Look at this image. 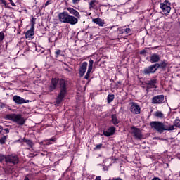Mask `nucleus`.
I'll return each instance as SVG.
<instances>
[{
    "label": "nucleus",
    "instance_id": "423d86ee",
    "mask_svg": "<svg viewBox=\"0 0 180 180\" xmlns=\"http://www.w3.org/2000/svg\"><path fill=\"white\" fill-rule=\"evenodd\" d=\"M157 72V68L155 64L148 66V68H144L143 74L145 75H150V74H155Z\"/></svg>",
    "mask_w": 180,
    "mask_h": 180
},
{
    "label": "nucleus",
    "instance_id": "c756f323",
    "mask_svg": "<svg viewBox=\"0 0 180 180\" xmlns=\"http://www.w3.org/2000/svg\"><path fill=\"white\" fill-rule=\"evenodd\" d=\"M101 148H102V143L96 145V147L94 148V150H101Z\"/></svg>",
    "mask_w": 180,
    "mask_h": 180
},
{
    "label": "nucleus",
    "instance_id": "72a5a7b5",
    "mask_svg": "<svg viewBox=\"0 0 180 180\" xmlns=\"http://www.w3.org/2000/svg\"><path fill=\"white\" fill-rule=\"evenodd\" d=\"M4 160L6 161V156L0 155V162H2Z\"/></svg>",
    "mask_w": 180,
    "mask_h": 180
},
{
    "label": "nucleus",
    "instance_id": "473e14b6",
    "mask_svg": "<svg viewBox=\"0 0 180 180\" xmlns=\"http://www.w3.org/2000/svg\"><path fill=\"white\" fill-rule=\"evenodd\" d=\"M81 0H72V4H74V5H78V4H79V1H80Z\"/></svg>",
    "mask_w": 180,
    "mask_h": 180
},
{
    "label": "nucleus",
    "instance_id": "b1692460",
    "mask_svg": "<svg viewBox=\"0 0 180 180\" xmlns=\"http://www.w3.org/2000/svg\"><path fill=\"white\" fill-rule=\"evenodd\" d=\"M108 103H110V102H113V99H115V94H109L108 96Z\"/></svg>",
    "mask_w": 180,
    "mask_h": 180
},
{
    "label": "nucleus",
    "instance_id": "e433bc0d",
    "mask_svg": "<svg viewBox=\"0 0 180 180\" xmlns=\"http://www.w3.org/2000/svg\"><path fill=\"white\" fill-rule=\"evenodd\" d=\"M51 4V1L49 0L45 3V6H48V5H50Z\"/></svg>",
    "mask_w": 180,
    "mask_h": 180
},
{
    "label": "nucleus",
    "instance_id": "c9c22d12",
    "mask_svg": "<svg viewBox=\"0 0 180 180\" xmlns=\"http://www.w3.org/2000/svg\"><path fill=\"white\" fill-rule=\"evenodd\" d=\"M50 141H56V139L51 138L48 142L46 143L47 144H51Z\"/></svg>",
    "mask_w": 180,
    "mask_h": 180
},
{
    "label": "nucleus",
    "instance_id": "4be33fe9",
    "mask_svg": "<svg viewBox=\"0 0 180 180\" xmlns=\"http://www.w3.org/2000/svg\"><path fill=\"white\" fill-rule=\"evenodd\" d=\"M111 117H112V122L113 124H115V126H116V124H119V120L117 119L116 114H112Z\"/></svg>",
    "mask_w": 180,
    "mask_h": 180
},
{
    "label": "nucleus",
    "instance_id": "0eeeda50",
    "mask_svg": "<svg viewBox=\"0 0 180 180\" xmlns=\"http://www.w3.org/2000/svg\"><path fill=\"white\" fill-rule=\"evenodd\" d=\"M13 101L16 105H23V103H29L30 102V101L25 100L23 98L16 95L13 97Z\"/></svg>",
    "mask_w": 180,
    "mask_h": 180
},
{
    "label": "nucleus",
    "instance_id": "412c9836",
    "mask_svg": "<svg viewBox=\"0 0 180 180\" xmlns=\"http://www.w3.org/2000/svg\"><path fill=\"white\" fill-rule=\"evenodd\" d=\"M92 22H94V23H96V25H98V26H103L104 22L102 20V19L98 18H94L92 20Z\"/></svg>",
    "mask_w": 180,
    "mask_h": 180
},
{
    "label": "nucleus",
    "instance_id": "c03bdc74",
    "mask_svg": "<svg viewBox=\"0 0 180 180\" xmlns=\"http://www.w3.org/2000/svg\"><path fill=\"white\" fill-rule=\"evenodd\" d=\"M24 180H30L29 177L26 176Z\"/></svg>",
    "mask_w": 180,
    "mask_h": 180
},
{
    "label": "nucleus",
    "instance_id": "ddd939ff",
    "mask_svg": "<svg viewBox=\"0 0 180 180\" xmlns=\"http://www.w3.org/2000/svg\"><path fill=\"white\" fill-rule=\"evenodd\" d=\"M94 67V60L92 59L89 60V67H88V70L84 76L85 79H89V75L91 74V72L92 71V68Z\"/></svg>",
    "mask_w": 180,
    "mask_h": 180
},
{
    "label": "nucleus",
    "instance_id": "79ce46f5",
    "mask_svg": "<svg viewBox=\"0 0 180 180\" xmlns=\"http://www.w3.org/2000/svg\"><path fill=\"white\" fill-rule=\"evenodd\" d=\"M2 130H4V129L2 128V127L0 126V133L1 131H2Z\"/></svg>",
    "mask_w": 180,
    "mask_h": 180
},
{
    "label": "nucleus",
    "instance_id": "f3484780",
    "mask_svg": "<svg viewBox=\"0 0 180 180\" xmlns=\"http://www.w3.org/2000/svg\"><path fill=\"white\" fill-rule=\"evenodd\" d=\"M160 58L159 55H157V53H153L151 56H150V63H158V61H160Z\"/></svg>",
    "mask_w": 180,
    "mask_h": 180
},
{
    "label": "nucleus",
    "instance_id": "f8f14e48",
    "mask_svg": "<svg viewBox=\"0 0 180 180\" xmlns=\"http://www.w3.org/2000/svg\"><path fill=\"white\" fill-rule=\"evenodd\" d=\"M87 67H88V63L86 62L82 63L79 70V77H84V75H85V72H86Z\"/></svg>",
    "mask_w": 180,
    "mask_h": 180
},
{
    "label": "nucleus",
    "instance_id": "2eb2a0df",
    "mask_svg": "<svg viewBox=\"0 0 180 180\" xmlns=\"http://www.w3.org/2000/svg\"><path fill=\"white\" fill-rule=\"evenodd\" d=\"M33 36H34V29L30 28L25 33V37L27 40H32V39H33Z\"/></svg>",
    "mask_w": 180,
    "mask_h": 180
},
{
    "label": "nucleus",
    "instance_id": "7c9ffc66",
    "mask_svg": "<svg viewBox=\"0 0 180 180\" xmlns=\"http://www.w3.org/2000/svg\"><path fill=\"white\" fill-rule=\"evenodd\" d=\"M5 39V35L4 34L3 32H0V41H2Z\"/></svg>",
    "mask_w": 180,
    "mask_h": 180
},
{
    "label": "nucleus",
    "instance_id": "9d476101",
    "mask_svg": "<svg viewBox=\"0 0 180 180\" xmlns=\"http://www.w3.org/2000/svg\"><path fill=\"white\" fill-rule=\"evenodd\" d=\"M140 110V105H138L136 103H131L130 111L131 112V113H134L135 115H139Z\"/></svg>",
    "mask_w": 180,
    "mask_h": 180
},
{
    "label": "nucleus",
    "instance_id": "37998d69",
    "mask_svg": "<svg viewBox=\"0 0 180 180\" xmlns=\"http://www.w3.org/2000/svg\"><path fill=\"white\" fill-rule=\"evenodd\" d=\"M4 1L5 0H0L1 4H4Z\"/></svg>",
    "mask_w": 180,
    "mask_h": 180
},
{
    "label": "nucleus",
    "instance_id": "dca6fc26",
    "mask_svg": "<svg viewBox=\"0 0 180 180\" xmlns=\"http://www.w3.org/2000/svg\"><path fill=\"white\" fill-rule=\"evenodd\" d=\"M115 127H111V128L108 129L107 131H104L103 134L106 137L113 136V134H115Z\"/></svg>",
    "mask_w": 180,
    "mask_h": 180
},
{
    "label": "nucleus",
    "instance_id": "a878e982",
    "mask_svg": "<svg viewBox=\"0 0 180 180\" xmlns=\"http://www.w3.org/2000/svg\"><path fill=\"white\" fill-rule=\"evenodd\" d=\"M96 0H92L91 1H90L89 3V9L92 8H95V4H96Z\"/></svg>",
    "mask_w": 180,
    "mask_h": 180
},
{
    "label": "nucleus",
    "instance_id": "4468645a",
    "mask_svg": "<svg viewBox=\"0 0 180 180\" xmlns=\"http://www.w3.org/2000/svg\"><path fill=\"white\" fill-rule=\"evenodd\" d=\"M66 23H69L70 25H77V23H78V18L72 15H69Z\"/></svg>",
    "mask_w": 180,
    "mask_h": 180
},
{
    "label": "nucleus",
    "instance_id": "a211bd4d",
    "mask_svg": "<svg viewBox=\"0 0 180 180\" xmlns=\"http://www.w3.org/2000/svg\"><path fill=\"white\" fill-rule=\"evenodd\" d=\"M68 11L70 13V15H74V16H75L76 18L79 17V13L78 11H77V10H75L71 7H69V8H68Z\"/></svg>",
    "mask_w": 180,
    "mask_h": 180
},
{
    "label": "nucleus",
    "instance_id": "7ed1b4c3",
    "mask_svg": "<svg viewBox=\"0 0 180 180\" xmlns=\"http://www.w3.org/2000/svg\"><path fill=\"white\" fill-rule=\"evenodd\" d=\"M6 119H7L8 120H13V122H15L16 123H18V124H20V126H23V124H25V122H26L25 118H23L22 115L19 114L6 115Z\"/></svg>",
    "mask_w": 180,
    "mask_h": 180
},
{
    "label": "nucleus",
    "instance_id": "cd10ccee",
    "mask_svg": "<svg viewBox=\"0 0 180 180\" xmlns=\"http://www.w3.org/2000/svg\"><path fill=\"white\" fill-rule=\"evenodd\" d=\"M176 127H180V121L178 119H176L174 123Z\"/></svg>",
    "mask_w": 180,
    "mask_h": 180
},
{
    "label": "nucleus",
    "instance_id": "58836bf2",
    "mask_svg": "<svg viewBox=\"0 0 180 180\" xmlns=\"http://www.w3.org/2000/svg\"><path fill=\"white\" fill-rule=\"evenodd\" d=\"M164 4H167V5L169 6V1L168 0H165Z\"/></svg>",
    "mask_w": 180,
    "mask_h": 180
},
{
    "label": "nucleus",
    "instance_id": "5701e85b",
    "mask_svg": "<svg viewBox=\"0 0 180 180\" xmlns=\"http://www.w3.org/2000/svg\"><path fill=\"white\" fill-rule=\"evenodd\" d=\"M156 117H160V119H164V114L161 111H158L155 113Z\"/></svg>",
    "mask_w": 180,
    "mask_h": 180
},
{
    "label": "nucleus",
    "instance_id": "f03ea898",
    "mask_svg": "<svg viewBox=\"0 0 180 180\" xmlns=\"http://www.w3.org/2000/svg\"><path fill=\"white\" fill-rule=\"evenodd\" d=\"M150 126L160 134H162L163 131H171L175 129L174 125H171L168 122H161L160 121L151 122Z\"/></svg>",
    "mask_w": 180,
    "mask_h": 180
},
{
    "label": "nucleus",
    "instance_id": "4c0bfd02",
    "mask_svg": "<svg viewBox=\"0 0 180 180\" xmlns=\"http://www.w3.org/2000/svg\"><path fill=\"white\" fill-rule=\"evenodd\" d=\"M10 4L12 5V6H16V4H15V3L13 2V1L12 0H9Z\"/></svg>",
    "mask_w": 180,
    "mask_h": 180
},
{
    "label": "nucleus",
    "instance_id": "f257e3e1",
    "mask_svg": "<svg viewBox=\"0 0 180 180\" xmlns=\"http://www.w3.org/2000/svg\"><path fill=\"white\" fill-rule=\"evenodd\" d=\"M58 84L60 91L56 101V103H57V105H60V103L63 102V99H64L65 94H67V82L64 79H58L56 78H52L51 84L49 86V92H53L54 89H56L57 85Z\"/></svg>",
    "mask_w": 180,
    "mask_h": 180
},
{
    "label": "nucleus",
    "instance_id": "ea45409f",
    "mask_svg": "<svg viewBox=\"0 0 180 180\" xmlns=\"http://www.w3.org/2000/svg\"><path fill=\"white\" fill-rule=\"evenodd\" d=\"M4 130H5L6 133H7V134L9 133V129L6 128Z\"/></svg>",
    "mask_w": 180,
    "mask_h": 180
},
{
    "label": "nucleus",
    "instance_id": "f704fd0d",
    "mask_svg": "<svg viewBox=\"0 0 180 180\" xmlns=\"http://www.w3.org/2000/svg\"><path fill=\"white\" fill-rule=\"evenodd\" d=\"M131 31V30L130 28H126L125 29V32L127 33V34L130 33Z\"/></svg>",
    "mask_w": 180,
    "mask_h": 180
},
{
    "label": "nucleus",
    "instance_id": "20e7f679",
    "mask_svg": "<svg viewBox=\"0 0 180 180\" xmlns=\"http://www.w3.org/2000/svg\"><path fill=\"white\" fill-rule=\"evenodd\" d=\"M131 134H132L136 140H141V139H143V134H141V131L136 127H131Z\"/></svg>",
    "mask_w": 180,
    "mask_h": 180
},
{
    "label": "nucleus",
    "instance_id": "1a4fd4ad",
    "mask_svg": "<svg viewBox=\"0 0 180 180\" xmlns=\"http://www.w3.org/2000/svg\"><path fill=\"white\" fill-rule=\"evenodd\" d=\"M69 16L70 14H68V12L63 11L58 14V19L62 23H67V20H68Z\"/></svg>",
    "mask_w": 180,
    "mask_h": 180
},
{
    "label": "nucleus",
    "instance_id": "6e6552de",
    "mask_svg": "<svg viewBox=\"0 0 180 180\" xmlns=\"http://www.w3.org/2000/svg\"><path fill=\"white\" fill-rule=\"evenodd\" d=\"M152 103L160 105L164 103V95H158L152 98Z\"/></svg>",
    "mask_w": 180,
    "mask_h": 180
},
{
    "label": "nucleus",
    "instance_id": "c85d7f7f",
    "mask_svg": "<svg viewBox=\"0 0 180 180\" xmlns=\"http://www.w3.org/2000/svg\"><path fill=\"white\" fill-rule=\"evenodd\" d=\"M6 140V136H3L1 139H0V143L1 144H5V141Z\"/></svg>",
    "mask_w": 180,
    "mask_h": 180
},
{
    "label": "nucleus",
    "instance_id": "a18cd8bd",
    "mask_svg": "<svg viewBox=\"0 0 180 180\" xmlns=\"http://www.w3.org/2000/svg\"><path fill=\"white\" fill-rule=\"evenodd\" d=\"M3 4H4V5H5V6H6V1H4V2Z\"/></svg>",
    "mask_w": 180,
    "mask_h": 180
},
{
    "label": "nucleus",
    "instance_id": "bb28decb",
    "mask_svg": "<svg viewBox=\"0 0 180 180\" xmlns=\"http://www.w3.org/2000/svg\"><path fill=\"white\" fill-rule=\"evenodd\" d=\"M34 25H36V19L32 18L31 20V29H34Z\"/></svg>",
    "mask_w": 180,
    "mask_h": 180
},
{
    "label": "nucleus",
    "instance_id": "aec40b11",
    "mask_svg": "<svg viewBox=\"0 0 180 180\" xmlns=\"http://www.w3.org/2000/svg\"><path fill=\"white\" fill-rule=\"evenodd\" d=\"M156 70L158 68H162V70H165L167 68V63L165 62H162L161 63H155Z\"/></svg>",
    "mask_w": 180,
    "mask_h": 180
},
{
    "label": "nucleus",
    "instance_id": "39448f33",
    "mask_svg": "<svg viewBox=\"0 0 180 180\" xmlns=\"http://www.w3.org/2000/svg\"><path fill=\"white\" fill-rule=\"evenodd\" d=\"M6 162L15 165L19 162V157L18 155H8L6 156Z\"/></svg>",
    "mask_w": 180,
    "mask_h": 180
},
{
    "label": "nucleus",
    "instance_id": "6ab92c4d",
    "mask_svg": "<svg viewBox=\"0 0 180 180\" xmlns=\"http://www.w3.org/2000/svg\"><path fill=\"white\" fill-rule=\"evenodd\" d=\"M146 85H150V86H153V88H157L155 86V84H157V79H150L148 80L145 82Z\"/></svg>",
    "mask_w": 180,
    "mask_h": 180
},
{
    "label": "nucleus",
    "instance_id": "a19ab883",
    "mask_svg": "<svg viewBox=\"0 0 180 180\" xmlns=\"http://www.w3.org/2000/svg\"><path fill=\"white\" fill-rule=\"evenodd\" d=\"M112 180H123V179H122L120 178H117V179H113Z\"/></svg>",
    "mask_w": 180,
    "mask_h": 180
},
{
    "label": "nucleus",
    "instance_id": "393cba45",
    "mask_svg": "<svg viewBox=\"0 0 180 180\" xmlns=\"http://www.w3.org/2000/svg\"><path fill=\"white\" fill-rule=\"evenodd\" d=\"M25 143L29 146V147H33V142L31 140L24 139Z\"/></svg>",
    "mask_w": 180,
    "mask_h": 180
},
{
    "label": "nucleus",
    "instance_id": "9b49d317",
    "mask_svg": "<svg viewBox=\"0 0 180 180\" xmlns=\"http://www.w3.org/2000/svg\"><path fill=\"white\" fill-rule=\"evenodd\" d=\"M171 4H167L165 3H161L160 4V9L162 10V12L165 13V15H168L169 12H171Z\"/></svg>",
    "mask_w": 180,
    "mask_h": 180
},
{
    "label": "nucleus",
    "instance_id": "2f4dec72",
    "mask_svg": "<svg viewBox=\"0 0 180 180\" xmlns=\"http://www.w3.org/2000/svg\"><path fill=\"white\" fill-rule=\"evenodd\" d=\"M56 57H58L59 56L61 55V50L58 49L56 53Z\"/></svg>",
    "mask_w": 180,
    "mask_h": 180
}]
</instances>
